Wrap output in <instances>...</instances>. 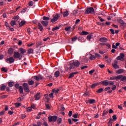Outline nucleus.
I'll return each mask as SVG.
<instances>
[{"label": "nucleus", "mask_w": 126, "mask_h": 126, "mask_svg": "<svg viewBox=\"0 0 126 126\" xmlns=\"http://www.w3.org/2000/svg\"><path fill=\"white\" fill-rule=\"evenodd\" d=\"M80 65V62L78 61H75L73 63H70L69 65V67L68 68L69 69H72V68H74V67H78Z\"/></svg>", "instance_id": "obj_1"}, {"label": "nucleus", "mask_w": 126, "mask_h": 126, "mask_svg": "<svg viewBox=\"0 0 126 126\" xmlns=\"http://www.w3.org/2000/svg\"><path fill=\"white\" fill-rule=\"evenodd\" d=\"M94 13L95 10H94V8H93V7H88L87 9H86V14H92Z\"/></svg>", "instance_id": "obj_2"}, {"label": "nucleus", "mask_w": 126, "mask_h": 126, "mask_svg": "<svg viewBox=\"0 0 126 126\" xmlns=\"http://www.w3.org/2000/svg\"><path fill=\"white\" fill-rule=\"evenodd\" d=\"M13 57L14 59H19L20 61L21 60V59H22V55H21L18 52H14Z\"/></svg>", "instance_id": "obj_3"}, {"label": "nucleus", "mask_w": 126, "mask_h": 126, "mask_svg": "<svg viewBox=\"0 0 126 126\" xmlns=\"http://www.w3.org/2000/svg\"><path fill=\"white\" fill-rule=\"evenodd\" d=\"M49 122L51 123V122H53L54 123L58 120V116H50L48 117Z\"/></svg>", "instance_id": "obj_4"}, {"label": "nucleus", "mask_w": 126, "mask_h": 126, "mask_svg": "<svg viewBox=\"0 0 126 126\" xmlns=\"http://www.w3.org/2000/svg\"><path fill=\"white\" fill-rule=\"evenodd\" d=\"M23 89L27 93H29L30 92V90H29V86H28V84L26 83H24L23 84Z\"/></svg>", "instance_id": "obj_5"}, {"label": "nucleus", "mask_w": 126, "mask_h": 126, "mask_svg": "<svg viewBox=\"0 0 126 126\" xmlns=\"http://www.w3.org/2000/svg\"><path fill=\"white\" fill-rule=\"evenodd\" d=\"M14 62H15V59L13 57H9L6 60V63L9 64L13 63Z\"/></svg>", "instance_id": "obj_6"}, {"label": "nucleus", "mask_w": 126, "mask_h": 126, "mask_svg": "<svg viewBox=\"0 0 126 126\" xmlns=\"http://www.w3.org/2000/svg\"><path fill=\"white\" fill-rule=\"evenodd\" d=\"M61 17V14H56L53 19H51V22H52V23H54V22H56V21H57L59 18Z\"/></svg>", "instance_id": "obj_7"}, {"label": "nucleus", "mask_w": 126, "mask_h": 126, "mask_svg": "<svg viewBox=\"0 0 126 126\" xmlns=\"http://www.w3.org/2000/svg\"><path fill=\"white\" fill-rule=\"evenodd\" d=\"M124 58H125V54L124 53H120V56H118L116 59L118 61H123Z\"/></svg>", "instance_id": "obj_8"}, {"label": "nucleus", "mask_w": 126, "mask_h": 126, "mask_svg": "<svg viewBox=\"0 0 126 126\" xmlns=\"http://www.w3.org/2000/svg\"><path fill=\"white\" fill-rule=\"evenodd\" d=\"M117 63H118V61L115 60L114 61V63L112 64L114 68H115V69L120 68V66H119Z\"/></svg>", "instance_id": "obj_9"}, {"label": "nucleus", "mask_w": 126, "mask_h": 126, "mask_svg": "<svg viewBox=\"0 0 126 126\" xmlns=\"http://www.w3.org/2000/svg\"><path fill=\"white\" fill-rule=\"evenodd\" d=\"M6 88V86L4 84H1L0 85V90L1 91H4Z\"/></svg>", "instance_id": "obj_10"}, {"label": "nucleus", "mask_w": 126, "mask_h": 126, "mask_svg": "<svg viewBox=\"0 0 126 126\" xmlns=\"http://www.w3.org/2000/svg\"><path fill=\"white\" fill-rule=\"evenodd\" d=\"M41 23L44 27H47V26L49 25V22H48V21H42Z\"/></svg>", "instance_id": "obj_11"}, {"label": "nucleus", "mask_w": 126, "mask_h": 126, "mask_svg": "<svg viewBox=\"0 0 126 126\" xmlns=\"http://www.w3.org/2000/svg\"><path fill=\"white\" fill-rule=\"evenodd\" d=\"M40 97L41 96H40V93H38L34 95V98L36 101H38V100H39Z\"/></svg>", "instance_id": "obj_12"}, {"label": "nucleus", "mask_w": 126, "mask_h": 126, "mask_svg": "<svg viewBox=\"0 0 126 126\" xmlns=\"http://www.w3.org/2000/svg\"><path fill=\"white\" fill-rule=\"evenodd\" d=\"M19 51L20 52V55H24L25 53H26V50L22 48H19Z\"/></svg>", "instance_id": "obj_13"}, {"label": "nucleus", "mask_w": 126, "mask_h": 126, "mask_svg": "<svg viewBox=\"0 0 126 126\" xmlns=\"http://www.w3.org/2000/svg\"><path fill=\"white\" fill-rule=\"evenodd\" d=\"M77 73H78V72H72L71 73H70L69 76L68 77V78H72V77H74V75L75 74H77Z\"/></svg>", "instance_id": "obj_14"}, {"label": "nucleus", "mask_w": 126, "mask_h": 126, "mask_svg": "<svg viewBox=\"0 0 126 126\" xmlns=\"http://www.w3.org/2000/svg\"><path fill=\"white\" fill-rule=\"evenodd\" d=\"M30 54H34V50L33 48H30L28 50V55H30Z\"/></svg>", "instance_id": "obj_15"}, {"label": "nucleus", "mask_w": 126, "mask_h": 126, "mask_svg": "<svg viewBox=\"0 0 126 126\" xmlns=\"http://www.w3.org/2000/svg\"><path fill=\"white\" fill-rule=\"evenodd\" d=\"M118 21L119 22V23H120L121 25H122V26H125V25H126V23H125L124 20L122 19H119L118 20Z\"/></svg>", "instance_id": "obj_16"}, {"label": "nucleus", "mask_w": 126, "mask_h": 126, "mask_svg": "<svg viewBox=\"0 0 126 126\" xmlns=\"http://www.w3.org/2000/svg\"><path fill=\"white\" fill-rule=\"evenodd\" d=\"M99 41L100 42L105 43V42H107L108 41V39L106 37H101L99 38Z\"/></svg>", "instance_id": "obj_17"}, {"label": "nucleus", "mask_w": 126, "mask_h": 126, "mask_svg": "<svg viewBox=\"0 0 126 126\" xmlns=\"http://www.w3.org/2000/svg\"><path fill=\"white\" fill-rule=\"evenodd\" d=\"M38 28L39 29L40 31H43V26H42V24H41V23H38Z\"/></svg>", "instance_id": "obj_18"}, {"label": "nucleus", "mask_w": 126, "mask_h": 126, "mask_svg": "<svg viewBox=\"0 0 126 126\" xmlns=\"http://www.w3.org/2000/svg\"><path fill=\"white\" fill-rule=\"evenodd\" d=\"M109 82H107V80H104L103 81H101L102 84H103L104 86H108L109 85Z\"/></svg>", "instance_id": "obj_19"}, {"label": "nucleus", "mask_w": 126, "mask_h": 126, "mask_svg": "<svg viewBox=\"0 0 126 126\" xmlns=\"http://www.w3.org/2000/svg\"><path fill=\"white\" fill-rule=\"evenodd\" d=\"M8 54H9V55H12L13 54V48H9L8 50Z\"/></svg>", "instance_id": "obj_20"}, {"label": "nucleus", "mask_w": 126, "mask_h": 126, "mask_svg": "<svg viewBox=\"0 0 126 126\" xmlns=\"http://www.w3.org/2000/svg\"><path fill=\"white\" fill-rule=\"evenodd\" d=\"M124 72V69H119L116 71V73L118 74H121V73H123Z\"/></svg>", "instance_id": "obj_21"}, {"label": "nucleus", "mask_w": 126, "mask_h": 126, "mask_svg": "<svg viewBox=\"0 0 126 126\" xmlns=\"http://www.w3.org/2000/svg\"><path fill=\"white\" fill-rule=\"evenodd\" d=\"M25 23H26V21H22L19 25V27H22V26H23V25H24V24H25Z\"/></svg>", "instance_id": "obj_22"}, {"label": "nucleus", "mask_w": 126, "mask_h": 126, "mask_svg": "<svg viewBox=\"0 0 126 126\" xmlns=\"http://www.w3.org/2000/svg\"><path fill=\"white\" fill-rule=\"evenodd\" d=\"M89 59L91 61H94V60L96 59V57L94 55L91 54V56L89 57Z\"/></svg>", "instance_id": "obj_23"}, {"label": "nucleus", "mask_w": 126, "mask_h": 126, "mask_svg": "<svg viewBox=\"0 0 126 126\" xmlns=\"http://www.w3.org/2000/svg\"><path fill=\"white\" fill-rule=\"evenodd\" d=\"M54 76H55V77H59V76H60V71H57L55 72L54 73Z\"/></svg>", "instance_id": "obj_24"}, {"label": "nucleus", "mask_w": 126, "mask_h": 126, "mask_svg": "<svg viewBox=\"0 0 126 126\" xmlns=\"http://www.w3.org/2000/svg\"><path fill=\"white\" fill-rule=\"evenodd\" d=\"M108 126H112L113 125V119L111 118L108 123Z\"/></svg>", "instance_id": "obj_25"}, {"label": "nucleus", "mask_w": 126, "mask_h": 126, "mask_svg": "<svg viewBox=\"0 0 126 126\" xmlns=\"http://www.w3.org/2000/svg\"><path fill=\"white\" fill-rule=\"evenodd\" d=\"M19 90L20 93L23 94L24 92H23V88L22 87V86H20L19 87Z\"/></svg>", "instance_id": "obj_26"}, {"label": "nucleus", "mask_w": 126, "mask_h": 126, "mask_svg": "<svg viewBox=\"0 0 126 126\" xmlns=\"http://www.w3.org/2000/svg\"><path fill=\"white\" fill-rule=\"evenodd\" d=\"M9 87H12L14 85V82H9L8 83Z\"/></svg>", "instance_id": "obj_27"}, {"label": "nucleus", "mask_w": 126, "mask_h": 126, "mask_svg": "<svg viewBox=\"0 0 126 126\" xmlns=\"http://www.w3.org/2000/svg\"><path fill=\"white\" fill-rule=\"evenodd\" d=\"M89 102L90 104H94V103H95L96 100L95 99H89Z\"/></svg>", "instance_id": "obj_28"}, {"label": "nucleus", "mask_w": 126, "mask_h": 126, "mask_svg": "<svg viewBox=\"0 0 126 126\" xmlns=\"http://www.w3.org/2000/svg\"><path fill=\"white\" fill-rule=\"evenodd\" d=\"M16 22L14 20H12L10 22V25H11V26H12V27H13L14 25H16Z\"/></svg>", "instance_id": "obj_29"}, {"label": "nucleus", "mask_w": 126, "mask_h": 126, "mask_svg": "<svg viewBox=\"0 0 126 126\" xmlns=\"http://www.w3.org/2000/svg\"><path fill=\"white\" fill-rule=\"evenodd\" d=\"M89 34V33L88 32L83 31L82 32H81L80 35H88Z\"/></svg>", "instance_id": "obj_30"}, {"label": "nucleus", "mask_w": 126, "mask_h": 126, "mask_svg": "<svg viewBox=\"0 0 126 126\" xmlns=\"http://www.w3.org/2000/svg\"><path fill=\"white\" fill-rule=\"evenodd\" d=\"M122 78H123V75H119L116 77V80H119L120 79H122Z\"/></svg>", "instance_id": "obj_31"}, {"label": "nucleus", "mask_w": 126, "mask_h": 126, "mask_svg": "<svg viewBox=\"0 0 126 126\" xmlns=\"http://www.w3.org/2000/svg\"><path fill=\"white\" fill-rule=\"evenodd\" d=\"M69 14L68 11H66L64 12L63 16L64 17H66V16H68Z\"/></svg>", "instance_id": "obj_32"}, {"label": "nucleus", "mask_w": 126, "mask_h": 126, "mask_svg": "<svg viewBox=\"0 0 126 126\" xmlns=\"http://www.w3.org/2000/svg\"><path fill=\"white\" fill-rule=\"evenodd\" d=\"M109 113L108 110H104L102 113V117H105V116H107V113Z\"/></svg>", "instance_id": "obj_33"}, {"label": "nucleus", "mask_w": 126, "mask_h": 126, "mask_svg": "<svg viewBox=\"0 0 126 126\" xmlns=\"http://www.w3.org/2000/svg\"><path fill=\"white\" fill-rule=\"evenodd\" d=\"M42 45H43L42 41H38L36 42V48H38L39 46H42Z\"/></svg>", "instance_id": "obj_34"}, {"label": "nucleus", "mask_w": 126, "mask_h": 126, "mask_svg": "<svg viewBox=\"0 0 126 126\" xmlns=\"http://www.w3.org/2000/svg\"><path fill=\"white\" fill-rule=\"evenodd\" d=\"M43 20L45 21H48V20H50V18L48 17L43 16L42 17Z\"/></svg>", "instance_id": "obj_35"}, {"label": "nucleus", "mask_w": 126, "mask_h": 126, "mask_svg": "<svg viewBox=\"0 0 126 126\" xmlns=\"http://www.w3.org/2000/svg\"><path fill=\"white\" fill-rule=\"evenodd\" d=\"M103 91H104V89L103 88H100V89H99L97 91H96V93H102V92H103Z\"/></svg>", "instance_id": "obj_36"}, {"label": "nucleus", "mask_w": 126, "mask_h": 126, "mask_svg": "<svg viewBox=\"0 0 126 126\" xmlns=\"http://www.w3.org/2000/svg\"><path fill=\"white\" fill-rule=\"evenodd\" d=\"M52 91H53V93H55V94H58L59 93V91H60V90H59V89L56 90V89H54Z\"/></svg>", "instance_id": "obj_37"}, {"label": "nucleus", "mask_w": 126, "mask_h": 126, "mask_svg": "<svg viewBox=\"0 0 126 126\" xmlns=\"http://www.w3.org/2000/svg\"><path fill=\"white\" fill-rule=\"evenodd\" d=\"M37 77L39 78V80H40V79L41 80H43V79H44V77H43L42 75H41L40 74H39L37 75Z\"/></svg>", "instance_id": "obj_38"}, {"label": "nucleus", "mask_w": 126, "mask_h": 126, "mask_svg": "<svg viewBox=\"0 0 126 126\" xmlns=\"http://www.w3.org/2000/svg\"><path fill=\"white\" fill-rule=\"evenodd\" d=\"M77 13H78V10H75L73 11L72 14H73V15H75L77 14Z\"/></svg>", "instance_id": "obj_39"}, {"label": "nucleus", "mask_w": 126, "mask_h": 126, "mask_svg": "<svg viewBox=\"0 0 126 126\" xmlns=\"http://www.w3.org/2000/svg\"><path fill=\"white\" fill-rule=\"evenodd\" d=\"M28 84H29V85H33V84H34V81L33 80L29 81Z\"/></svg>", "instance_id": "obj_40"}, {"label": "nucleus", "mask_w": 126, "mask_h": 126, "mask_svg": "<svg viewBox=\"0 0 126 126\" xmlns=\"http://www.w3.org/2000/svg\"><path fill=\"white\" fill-rule=\"evenodd\" d=\"M15 107H16V108H18V107L21 106V103L19 102H17L15 104Z\"/></svg>", "instance_id": "obj_41"}, {"label": "nucleus", "mask_w": 126, "mask_h": 126, "mask_svg": "<svg viewBox=\"0 0 126 126\" xmlns=\"http://www.w3.org/2000/svg\"><path fill=\"white\" fill-rule=\"evenodd\" d=\"M98 25H100V26H106V25L105 24V23H97Z\"/></svg>", "instance_id": "obj_42"}, {"label": "nucleus", "mask_w": 126, "mask_h": 126, "mask_svg": "<svg viewBox=\"0 0 126 126\" xmlns=\"http://www.w3.org/2000/svg\"><path fill=\"white\" fill-rule=\"evenodd\" d=\"M77 40V36H74L72 38V42H75Z\"/></svg>", "instance_id": "obj_43"}, {"label": "nucleus", "mask_w": 126, "mask_h": 126, "mask_svg": "<svg viewBox=\"0 0 126 126\" xmlns=\"http://www.w3.org/2000/svg\"><path fill=\"white\" fill-rule=\"evenodd\" d=\"M98 85V84H94L91 86V88H92V89H94V88H95L96 86H97Z\"/></svg>", "instance_id": "obj_44"}, {"label": "nucleus", "mask_w": 126, "mask_h": 126, "mask_svg": "<svg viewBox=\"0 0 126 126\" xmlns=\"http://www.w3.org/2000/svg\"><path fill=\"white\" fill-rule=\"evenodd\" d=\"M71 29V27L69 26V27L65 28L64 30H65L66 31H69Z\"/></svg>", "instance_id": "obj_45"}, {"label": "nucleus", "mask_w": 126, "mask_h": 126, "mask_svg": "<svg viewBox=\"0 0 126 126\" xmlns=\"http://www.w3.org/2000/svg\"><path fill=\"white\" fill-rule=\"evenodd\" d=\"M62 118H60L57 120V123L58 124H62Z\"/></svg>", "instance_id": "obj_46"}, {"label": "nucleus", "mask_w": 126, "mask_h": 126, "mask_svg": "<svg viewBox=\"0 0 126 126\" xmlns=\"http://www.w3.org/2000/svg\"><path fill=\"white\" fill-rule=\"evenodd\" d=\"M94 56L95 58H101V55L98 53H95L94 54Z\"/></svg>", "instance_id": "obj_47"}, {"label": "nucleus", "mask_w": 126, "mask_h": 126, "mask_svg": "<svg viewBox=\"0 0 126 126\" xmlns=\"http://www.w3.org/2000/svg\"><path fill=\"white\" fill-rule=\"evenodd\" d=\"M92 35L91 34H89L87 37V39L89 40H91V38H92Z\"/></svg>", "instance_id": "obj_48"}, {"label": "nucleus", "mask_w": 126, "mask_h": 126, "mask_svg": "<svg viewBox=\"0 0 126 126\" xmlns=\"http://www.w3.org/2000/svg\"><path fill=\"white\" fill-rule=\"evenodd\" d=\"M108 85H109V86H112V85H114V82L109 81L108 82Z\"/></svg>", "instance_id": "obj_49"}, {"label": "nucleus", "mask_w": 126, "mask_h": 126, "mask_svg": "<svg viewBox=\"0 0 126 126\" xmlns=\"http://www.w3.org/2000/svg\"><path fill=\"white\" fill-rule=\"evenodd\" d=\"M1 71H3L4 72H7V69H5L4 67H2L1 69Z\"/></svg>", "instance_id": "obj_50"}, {"label": "nucleus", "mask_w": 126, "mask_h": 126, "mask_svg": "<svg viewBox=\"0 0 126 126\" xmlns=\"http://www.w3.org/2000/svg\"><path fill=\"white\" fill-rule=\"evenodd\" d=\"M33 79H35V80H36V81H39V80L38 76H34Z\"/></svg>", "instance_id": "obj_51"}, {"label": "nucleus", "mask_w": 126, "mask_h": 126, "mask_svg": "<svg viewBox=\"0 0 126 126\" xmlns=\"http://www.w3.org/2000/svg\"><path fill=\"white\" fill-rule=\"evenodd\" d=\"M33 126H42V123L40 122H37V125H34Z\"/></svg>", "instance_id": "obj_52"}, {"label": "nucleus", "mask_w": 126, "mask_h": 126, "mask_svg": "<svg viewBox=\"0 0 126 126\" xmlns=\"http://www.w3.org/2000/svg\"><path fill=\"white\" fill-rule=\"evenodd\" d=\"M60 29V27H56L55 28H53L52 29V31H55V30H59Z\"/></svg>", "instance_id": "obj_53"}, {"label": "nucleus", "mask_w": 126, "mask_h": 126, "mask_svg": "<svg viewBox=\"0 0 126 126\" xmlns=\"http://www.w3.org/2000/svg\"><path fill=\"white\" fill-rule=\"evenodd\" d=\"M13 19H15V20H18L19 19V17L18 16H16L13 17Z\"/></svg>", "instance_id": "obj_54"}, {"label": "nucleus", "mask_w": 126, "mask_h": 126, "mask_svg": "<svg viewBox=\"0 0 126 126\" xmlns=\"http://www.w3.org/2000/svg\"><path fill=\"white\" fill-rule=\"evenodd\" d=\"M98 66L99 67H100V68H104V67H105V65L104 64H99L98 65Z\"/></svg>", "instance_id": "obj_55"}, {"label": "nucleus", "mask_w": 126, "mask_h": 126, "mask_svg": "<svg viewBox=\"0 0 126 126\" xmlns=\"http://www.w3.org/2000/svg\"><path fill=\"white\" fill-rule=\"evenodd\" d=\"M76 27H77V25H74V26H73V28H72V29H71V31H74V30L75 29V28H76Z\"/></svg>", "instance_id": "obj_56"}, {"label": "nucleus", "mask_w": 126, "mask_h": 126, "mask_svg": "<svg viewBox=\"0 0 126 126\" xmlns=\"http://www.w3.org/2000/svg\"><path fill=\"white\" fill-rule=\"evenodd\" d=\"M109 30L111 32V34H113V35H114V34H115V31H114L113 29H110Z\"/></svg>", "instance_id": "obj_57"}, {"label": "nucleus", "mask_w": 126, "mask_h": 126, "mask_svg": "<svg viewBox=\"0 0 126 126\" xmlns=\"http://www.w3.org/2000/svg\"><path fill=\"white\" fill-rule=\"evenodd\" d=\"M98 19H99L100 21H101V22H104V21H105V20L104 19H103L101 17L99 16L98 17Z\"/></svg>", "instance_id": "obj_58"}, {"label": "nucleus", "mask_w": 126, "mask_h": 126, "mask_svg": "<svg viewBox=\"0 0 126 126\" xmlns=\"http://www.w3.org/2000/svg\"><path fill=\"white\" fill-rule=\"evenodd\" d=\"M29 6H33V1H31L29 3Z\"/></svg>", "instance_id": "obj_59"}, {"label": "nucleus", "mask_w": 126, "mask_h": 126, "mask_svg": "<svg viewBox=\"0 0 126 126\" xmlns=\"http://www.w3.org/2000/svg\"><path fill=\"white\" fill-rule=\"evenodd\" d=\"M112 119L114 121H116L117 120V116L116 115H113L112 116Z\"/></svg>", "instance_id": "obj_60"}, {"label": "nucleus", "mask_w": 126, "mask_h": 126, "mask_svg": "<svg viewBox=\"0 0 126 126\" xmlns=\"http://www.w3.org/2000/svg\"><path fill=\"white\" fill-rule=\"evenodd\" d=\"M122 81H125V80H126V76H123L122 78H121V80Z\"/></svg>", "instance_id": "obj_61"}, {"label": "nucleus", "mask_w": 126, "mask_h": 126, "mask_svg": "<svg viewBox=\"0 0 126 126\" xmlns=\"http://www.w3.org/2000/svg\"><path fill=\"white\" fill-rule=\"evenodd\" d=\"M83 60L84 63H87V62H88V59H87V58H84Z\"/></svg>", "instance_id": "obj_62"}, {"label": "nucleus", "mask_w": 126, "mask_h": 126, "mask_svg": "<svg viewBox=\"0 0 126 126\" xmlns=\"http://www.w3.org/2000/svg\"><path fill=\"white\" fill-rule=\"evenodd\" d=\"M68 116H69V117H71V116H72V111H69Z\"/></svg>", "instance_id": "obj_63"}, {"label": "nucleus", "mask_w": 126, "mask_h": 126, "mask_svg": "<svg viewBox=\"0 0 126 126\" xmlns=\"http://www.w3.org/2000/svg\"><path fill=\"white\" fill-rule=\"evenodd\" d=\"M94 71H95L94 70H91L89 71V74H92L94 72Z\"/></svg>", "instance_id": "obj_64"}]
</instances>
